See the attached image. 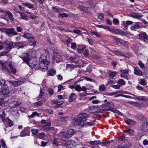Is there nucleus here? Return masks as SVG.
Returning a JSON list of instances; mask_svg holds the SVG:
<instances>
[{
    "label": "nucleus",
    "mask_w": 148,
    "mask_h": 148,
    "mask_svg": "<svg viewBox=\"0 0 148 148\" xmlns=\"http://www.w3.org/2000/svg\"><path fill=\"white\" fill-rule=\"evenodd\" d=\"M118 96H122L128 98H132V97L130 96L125 95L123 94H118L116 97Z\"/></svg>",
    "instance_id": "nucleus-49"
},
{
    "label": "nucleus",
    "mask_w": 148,
    "mask_h": 148,
    "mask_svg": "<svg viewBox=\"0 0 148 148\" xmlns=\"http://www.w3.org/2000/svg\"><path fill=\"white\" fill-rule=\"evenodd\" d=\"M148 123H143L142 124V128H141V130L143 131H146L148 130V127H147Z\"/></svg>",
    "instance_id": "nucleus-23"
},
{
    "label": "nucleus",
    "mask_w": 148,
    "mask_h": 148,
    "mask_svg": "<svg viewBox=\"0 0 148 148\" xmlns=\"http://www.w3.org/2000/svg\"><path fill=\"white\" fill-rule=\"evenodd\" d=\"M24 38L27 39H34V38L33 36H31L29 33H25L23 35Z\"/></svg>",
    "instance_id": "nucleus-28"
},
{
    "label": "nucleus",
    "mask_w": 148,
    "mask_h": 148,
    "mask_svg": "<svg viewBox=\"0 0 148 148\" xmlns=\"http://www.w3.org/2000/svg\"><path fill=\"white\" fill-rule=\"evenodd\" d=\"M18 13H19L21 17V19H24L25 20H27V16L26 15V14L23 13H21L19 12H18Z\"/></svg>",
    "instance_id": "nucleus-26"
},
{
    "label": "nucleus",
    "mask_w": 148,
    "mask_h": 148,
    "mask_svg": "<svg viewBox=\"0 0 148 148\" xmlns=\"http://www.w3.org/2000/svg\"><path fill=\"white\" fill-rule=\"evenodd\" d=\"M13 46V42H9L8 46L5 48V50H7L8 51H9L12 49Z\"/></svg>",
    "instance_id": "nucleus-24"
},
{
    "label": "nucleus",
    "mask_w": 148,
    "mask_h": 148,
    "mask_svg": "<svg viewBox=\"0 0 148 148\" xmlns=\"http://www.w3.org/2000/svg\"><path fill=\"white\" fill-rule=\"evenodd\" d=\"M9 81H5L2 79L0 80V85L1 87H5L8 86V83Z\"/></svg>",
    "instance_id": "nucleus-16"
},
{
    "label": "nucleus",
    "mask_w": 148,
    "mask_h": 148,
    "mask_svg": "<svg viewBox=\"0 0 148 148\" xmlns=\"http://www.w3.org/2000/svg\"><path fill=\"white\" fill-rule=\"evenodd\" d=\"M31 132L33 134L36 135L38 133V130L36 129H32Z\"/></svg>",
    "instance_id": "nucleus-50"
},
{
    "label": "nucleus",
    "mask_w": 148,
    "mask_h": 148,
    "mask_svg": "<svg viewBox=\"0 0 148 148\" xmlns=\"http://www.w3.org/2000/svg\"><path fill=\"white\" fill-rule=\"evenodd\" d=\"M22 4L24 6L27 7L29 8H32L34 6L33 5L30 3H23Z\"/></svg>",
    "instance_id": "nucleus-34"
},
{
    "label": "nucleus",
    "mask_w": 148,
    "mask_h": 148,
    "mask_svg": "<svg viewBox=\"0 0 148 148\" xmlns=\"http://www.w3.org/2000/svg\"><path fill=\"white\" fill-rule=\"evenodd\" d=\"M73 32L75 34H81V32L78 29H75L73 31Z\"/></svg>",
    "instance_id": "nucleus-57"
},
{
    "label": "nucleus",
    "mask_w": 148,
    "mask_h": 148,
    "mask_svg": "<svg viewBox=\"0 0 148 148\" xmlns=\"http://www.w3.org/2000/svg\"><path fill=\"white\" fill-rule=\"evenodd\" d=\"M21 104L20 101H12L9 104V106L11 108H16Z\"/></svg>",
    "instance_id": "nucleus-7"
},
{
    "label": "nucleus",
    "mask_w": 148,
    "mask_h": 148,
    "mask_svg": "<svg viewBox=\"0 0 148 148\" xmlns=\"http://www.w3.org/2000/svg\"><path fill=\"white\" fill-rule=\"evenodd\" d=\"M5 14H6L8 16L9 18L11 21H13L14 20V18L13 15L10 11H6L5 12Z\"/></svg>",
    "instance_id": "nucleus-22"
},
{
    "label": "nucleus",
    "mask_w": 148,
    "mask_h": 148,
    "mask_svg": "<svg viewBox=\"0 0 148 148\" xmlns=\"http://www.w3.org/2000/svg\"><path fill=\"white\" fill-rule=\"evenodd\" d=\"M134 73L135 75L138 76L141 75L142 74V72L137 67H134Z\"/></svg>",
    "instance_id": "nucleus-14"
},
{
    "label": "nucleus",
    "mask_w": 148,
    "mask_h": 148,
    "mask_svg": "<svg viewBox=\"0 0 148 148\" xmlns=\"http://www.w3.org/2000/svg\"><path fill=\"white\" fill-rule=\"evenodd\" d=\"M75 95V94L74 93H73L71 94L69 98V100L70 102H71L73 100V97Z\"/></svg>",
    "instance_id": "nucleus-38"
},
{
    "label": "nucleus",
    "mask_w": 148,
    "mask_h": 148,
    "mask_svg": "<svg viewBox=\"0 0 148 148\" xmlns=\"http://www.w3.org/2000/svg\"><path fill=\"white\" fill-rule=\"evenodd\" d=\"M34 39H28L29 42V45L31 46H34L36 44V41L33 40Z\"/></svg>",
    "instance_id": "nucleus-37"
},
{
    "label": "nucleus",
    "mask_w": 148,
    "mask_h": 148,
    "mask_svg": "<svg viewBox=\"0 0 148 148\" xmlns=\"http://www.w3.org/2000/svg\"><path fill=\"white\" fill-rule=\"evenodd\" d=\"M56 70L51 68L48 70L47 74L49 76H54L56 75Z\"/></svg>",
    "instance_id": "nucleus-15"
},
{
    "label": "nucleus",
    "mask_w": 148,
    "mask_h": 148,
    "mask_svg": "<svg viewBox=\"0 0 148 148\" xmlns=\"http://www.w3.org/2000/svg\"><path fill=\"white\" fill-rule=\"evenodd\" d=\"M110 143H111L110 141H108L107 142H105L103 143L101 142V145H107L110 144Z\"/></svg>",
    "instance_id": "nucleus-59"
},
{
    "label": "nucleus",
    "mask_w": 148,
    "mask_h": 148,
    "mask_svg": "<svg viewBox=\"0 0 148 148\" xmlns=\"http://www.w3.org/2000/svg\"><path fill=\"white\" fill-rule=\"evenodd\" d=\"M10 92V90L8 86L5 87H1L0 89V94L5 97L8 95Z\"/></svg>",
    "instance_id": "nucleus-4"
},
{
    "label": "nucleus",
    "mask_w": 148,
    "mask_h": 148,
    "mask_svg": "<svg viewBox=\"0 0 148 148\" xmlns=\"http://www.w3.org/2000/svg\"><path fill=\"white\" fill-rule=\"evenodd\" d=\"M142 24L140 22H136L134 25L130 27V29L132 30L136 31L137 29L141 27Z\"/></svg>",
    "instance_id": "nucleus-9"
},
{
    "label": "nucleus",
    "mask_w": 148,
    "mask_h": 148,
    "mask_svg": "<svg viewBox=\"0 0 148 148\" xmlns=\"http://www.w3.org/2000/svg\"><path fill=\"white\" fill-rule=\"evenodd\" d=\"M58 15L59 17L61 18H63V17H68L69 16V15L67 14H66L65 13H59L58 14Z\"/></svg>",
    "instance_id": "nucleus-41"
},
{
    "label": "nucleus",
    "mask_w": 148,
    "mask_h": 148,
    "mask_svg": "<svg viewBox=\"0 0 148 148\" xmlns=\"http://www.w3.org/2000/svg\"><path fill=\"white\" fill-rule=\"evenodd\" d=\"M121 86L119 84L116 85H113L112 86V87L115 89H119L120 88Z\"/></svg>",
    "instance_id": "nucleus-55"
},
{
    "label": "nucleus",
    "mask_w": 148,
    "mask_h": 148,
    "mask_svg": "<svg viewBox=\"0 0 148 148\" xmlns=\"http://www.w3.org/2000/svg\"><path fill=\"white\" fill-rule=\"evenodd\" d=\"M41 55L40 57V60H48L47 59V56L49 54V52L48 50L45 49L42 50Z\"/></svg>",
    "instance_id": "nucleus-5"
},
{
    "label": "nucleus",
    "mask_w": 148,
    "mask_h": 148,
    "mask_svg": "<svg viewBox=\"0 0 148 148\" xmlns=\"http://www.w3.org/2000/svg\"><path fill=\"white\" fill-rule=\"evenodd\" d=\"M132 95L135 97L139 101H145L146 100L147 98L145 97L144 96H138L135 95L133 94H132Z\"/></svg>",
    "instance_id": "nucleus-17"
},
{
    "label": "nucleus",
    "mask_w": 148,
    "mask_h": 148,
    "mask_svg": "<svg viewBox=\"0 0 148 148\" xmlns=\"http://www.w3.org/2000/svg\"><path fill=\"white\" fill-rule=\"evenodd\" d=\"M88 117L87 114L83 113L80 114L77 118H75L73 120V123L75 125H78L81 126H84L85 122Z\"/></svg>",
    "instance_id": "nucleus-1"
},
{
    "label": "nucleus",
    "mask_w": 148,
    "mask_h": 148,
    "mask_svg": "<svg viewBox=\"0 0 148 148\" xmlns=\"http://www.w3.org/2000/svg\"><path fill=\"white\" fill-rule=\"evenodd\" d=\"M76 44L75 43L72 42L71 44V48L73 49H75L76 48Z\"/></svg>",
    "instance_id": "nucleus-54"
},
{
    "label": "nucleus",
    "mask_w": 148,
    "mask_h": 148,
    "mask_svg": "<svg viewBox=\"0 0 148 148\" xmlns=\"http://www.w3.org/2000/svg\"><path fill=\"white\" fill-rule=\"evenodd\" d=\"M122 25L123 26L124 28L125 29H127L128 28V25H127L125 21H123L122 23Z\"/></svg>",
    "instance_id": "nucleus-53"
},
{
    "label": "nucleus",
    "mask_w": 148,
    "mask_h": 148,
    "mask_svg": "<svg viewBox=\"0 0 148 148\" xmlns=\"http://www.w3.org/2000/svg\"><path fill=\"white\" fill-rule=\"evenodd\" d=\"M117 83L121 85H124L125 84V82L123 79H119L117 82Z\"/></svg>",
    "instance_id": "nucleus-36"
},
{
    "label": "nucleus",
    "mask_w": 148,
    "mask_h": 148,
    "mask_svg": "<svg viewBox=\"0 0 148 148\" xmlns=\"http://www.w3.org/2000/svg\"><path fill=\"white\" fill-rule=\"evenodd\" d=\"M89 50L88 49H86L84 53V55L85 57H87L88 55Z\"/></svg>",
    "instance_id": "nucleus-56"
},
{
    "label": "nucleus",
    "mask_w": 148,
    "mask_h": 148,
    "mask_svg": "<svg viewBox=\"0 0 148 148\" xmlns=\"http://www.w3.org/2000/svg\"><path fill=\"white\" fill-rule=\"evenodd\" d=\"M74 142L72 140L67 141L65 144V145L66 147L68 148H72L74 146L73 143Z\"/></svg>",
    "instance_id": "nucleus-19"
},
{
    "label": "nucleus",
    "mask_w": 148,
    "mask_h": 148,
    "mask_svg": "<svg viewBox=\"0 0 148 148\" xmlns=\"http://www.w3.org/2000/svg\"><path fill=\"white\" fill-rule=\"evenodd\" d=\"M114 53L119 56H125L123 53L119 51H114Z\"/></svg>",
    "instance_id": "nucleus-31"
},
{
    "label": "nucleus",
    "mask_w": 148,
    "mask_h": 148,
    "mask_svg": "<svg viewBox=\"0 0 148 148\" xmlns=\"http://www.w3.org/2000/svg\"><path fill=\"white\" fill-rule=\"evenodd\" d=\"M52 11L53 12L59 13L63 12V9L62 8H59L58 9L56 7L53 6L51 7Z\"/></svg>",
    "instance_id": "nucleus-21"
},
{
    "label": "nucleus",
    "mask_w": 148,
    "mask_h": 148,
    "mask_svg": "<svg viewBox=\"0 0 148 148\" xmlns=\"http://www.w3.org/2000/svg\"><path fill=\"white\" fill-rule=\"evenodd\" d=\"M0 64L2 66V70L7 73L10 72V70L8 68L6 67L4 63L1 62Z\"/></svg>",
    "instance_id": "nucleus-18"
},
{
    "label": "nucleus",
    "mask_w": 148,
    "mask_h": 148,
    "mask_svg": "<svg viewBox=\"0 0 148 148\" xmlns=\"http://www.w3.org/2000/svg\"><path fill=\"white\" fill-rule=\"evenodd\" d=\"M139 36L140 39L144 40L145 41H146V40L147 41L148 40L147 35L145 32L140 34Z\"/></svg>",
    "instance_id": "nucleus-13"
},
{
    "label": "nucleus",
    "mask_w": 148,
    "mask_h": 148,
    "mask_svg": "<svg viewBox=\"0 0 148 148\" xmlns=\"http://www.w3.org/2000/svg\"><path fill=\"white\" fill-rule=\"evenodd\" d=\"M113 22L115 25H117L119 23V21L117 18H114L113 20Z\"/></svg>",
    "instance_id": "nucleus-51"
},
{
    "label": "nucleus",
    "mask_w": 148,
    "mask_h": 148,
    "mask_svg": "<svg viewBox=\"0 0 148 148\" xmlns=\"http://www.w3.org/2000/svg\"><path fill=\"white\" fill-rule=\"evenodd\" d=\"M124 132L128 133L130 135H132L134 133V131L131 129L125 130Z\"/></svg>",
    "instance_id": "nucleus-42"
},
{
    "label": "nucleus",
    "mask_w": 148,
    "mask_h": 148,
    "mask_svg": "<svg viewBox=\"0 0 148 148\" xmlns=\"http://www.w3.org/2000/svg\"><path fill=\"white\" fill-rule=\"evenodd\" d=\"M120 72L122 73H123L124 74H127L128 73L129 71L127 69H125L124 70H120Z\"/></svg>",
    "instance_id": "nucleus-52"
},
{
    "label": "nucleus",
    "mask_w": 148,
    "mask_h": 148,
    "mask_svg": "<svg viewBox=\"0 0 148 148\" xmlns=\"http://www.w3.org/2000/svg\"><path fill=\"white\" fill-rule=\"evenodd\" d=\"M118 140H119L125 142L127 140V138L125 136H121L119 138Z\"/></svg>",
    "instance_id": "nucleus-46"
},
{
    "label": "nucleus",
    "mask_w": 148,
    "mask_h": 148,
    "mask_svg": "<svg viewBox=\"0 0 148 148\" xmlns=\"http://www.w3.org/2000/svg\"><path fill=\"white\" fill-rule=\"evenodd\" d=\"M126 123L129 125L133 126L135 125V121L131 119H129L126 121Z\"/></svg>",
    "instance_id": "nucleus-25"
},
{
    "label": "nucleus",
    "mask_w": 148,
    "mask_h": 148,
    "mask_svg": "<svg viewBox=\"0 0 148 148\" xmlns=\"http://www.w3.org/2000/svg\"><path fill=\"white\" fill-rule=\"evenodd\" d=\"M118 42H119L121 45H122L125 46L127 44V42L122 39H120L119 38H115Z\"/></svg>",
    "instance_id": "nucleus-20"
},
{
    "label": "nucleus",
    "mask_w": 148,
    "mask_h": 148,
    "mask_svg": "<svg viewBox=\"0 0 148 148\" xmlns=\"http://www.w3.org/2000/svg\"><path fill=\"white\" fill-rule=\"evenodd\" d=\"M44 102V100H42L40 101L34 103V106L35 107L40 106Z\"/></svg>",
    "instance_id": "nucleus-30"
},
{
    "label": "nucleus",
    "mask_w": 148,
    "mask_h": 148,
    "mask_svg": "<svg viewBox=\"0 0 148 148\" xmlns=\"http://www.w3.org/2000/svg\"><path fill=\"white\" fill-rule=\"evenodd\" d=\"M39 116V115L38 113L37 112H34L31 115H28V117L29 118H33L34 116Z\"/></svg>",
    "instance_id": "nucleus-35"
},
{
    "label": "nucleus",
    "mask_w": 148,
    "mask_h": 148,
    "mask_svg": "<svg viewBox=\"0 0 148 148\" xmlns=\"http://www.w3.org/2000/svg\"><path fill=\"white\" fill-rule=\"evenodd\" d=\"M116 72H112L109 74V77L110 78L114 77L116 75Z\"/></svg>",
    "instance_id": "nucleus-47"
},
{
    "label": "nucleus",
    "mask_w": 148,
    "mask_h": 148,
    "mask_svg": "<svg viewBox=\"0 0 148 148\" xmlns=\"http://www.w3.org/2000/svg\"><path fill=\"white\" fill-rule=\"evenodd\" d=\"M75 90L79 92L82 90V88L79 85H77L75 87Z\"/></svg>",
    "instance_id": "nucleus-45"
},
{
    "label": "nucleus",
    "mask_w": 148,
    "mask_h": 148,
    "mask_svg": "<svg viewBox=\"0 0 148 148\" xmlns=\"http://www.w3.org/2000/svg\"><path fill=\"white\" fill-rule=\"evenodd\" d=\"M6 33L9 36L17 35L18 33L15 31V29L12 28L7 29L6 31Z\"/></svg>",
    "instance_id": "nucleus-6"
},
{
    "label": "nucleus",
    "mask_w": 148,
    "mask_h": 148,
    "mask_svg": "<svg viewBox=\"0 0 148 148\" xmlns=\"http://www.w3.org/2000/svg\"><path fill=\"white\" fill-rule=\"evenodd\" d=\"M101 142L100 140L90 141L89 142V143L92 145H96L101 144Z\"/></svg>",
    "instance_id": "nucleus-29"
},
{
    "label": "nucleus",
    "mask_w": 148,
    "mask_h": 148,
    "mask_svg": "<svg viewBox=\"0 0 148 148\" xmlns=\"http://www.w3.org/2000/svg\"><path fill=\"white\" fill-rule=\"evenodd\" d=\"M52 143L53 144L56 145H57L58 144V142L57 140L55 138H54V140L53 141Z\"/></svg>",
    "instance_id": "nucleus-63"
},
{
    "label": "nucleus",
    "mask_w": 148,
    "mask_h": 148,
    "mask_svg": "<svg viewBox=\"0 0 148 148\" xmlns=\"http://www.w3.org/2000/svg\"><path fill=\"white\" fill-rule=\"evenodd\" d=\"M97 27H99L100 28H103L104 29H106L107 28V26H103L102 25H97L96 26Z\"/></svg>",
    "instance_id": "nucleus-62"
},
{
    "label": "nucleus",
    "mask_w": 148,
    "mask_h": 148,
    "mask_svg": "<svg viewBox=\"0 0 148 148\" xmlns=\"http://www.w3.org/2000/svg\"><path fill=\"white\" fill-rule=\"evenodd\" d=\"M9 83L13 85L14 87H16L22 84L23 83V82L21 80L14 81H9Z\"/></svg>",
    "instance_id": "nucleus-10"
},
{
    "label": "nucleus",
    "mask_w": 148,
    "mask_h": 148,
    "mask_svg": "<svg viewBox=\"0 0 148 148\" xmlns=\"http://www.w3.org/2000/svg\"><path fill=\"white\" fill-rule=\"evenodd\" d=\"M75 131L72 129H69L67 132L66 134H65V133L64 131H62L60 132L61 135H62V140L64 141H66L69 138H70L72 136H73L75 133Z\"/></svg>",
    "instance_id": "nucleus-2"
},
{
    "label": "nucleus",
    "mask_w": 148,
    "mask_h": 148,
    "mask_svg": "<svg viewBox=\"0 0 148 148\" xmlns=\"http://www.w3.org/2000/svg\"><path fill=\"white\" fill-rule=\"evenodd\" d=\"M9 67L11 71L13 73L15 74L16 72V70L15 68L12 67V65L10 63L9 64Z\"/></svg>",
    "instance_id": "nucleus-32"
},
{
    "label": "nucleus",
    "mask_w": 148,
    "mask_h": 148,
    "mask_svg": "<svg viewBox=\"0 0 148 148\" xmlns=\"http://www.w3.org/2000/svg\"><path fill=\"white\" fill-rule=\"evenodd\" d=\"M138 64L139 65L140 67L142 69H145L144 64L141 61H139L138 62Z\"/></svg>",
    "instance_id": "nucleus-48"
},
{
    "label": "nucleus",
    "mask_w": 148,
    "mask_h": 148,
    "mask_svg": "<svg viewBox=\"0 0 148 148\" xmlns=\"http://www.w3.org/2000/svg\"><path fill=\"white\" fill-rule=\"evenodd\" d=\"M130 144L128 143L125 144L122 147V148H128L130 146Z\"/></svg>",
    "instance_id": "nucleus-64"
},
{
    "label": "nucleus",
    "mask_w": 148,
    "mask_h": 148,
    "mask_svg": "<svg viewBox=\"0 0 148 148\" xmlns=\"http://www.w3.org/2000/svg\"><path fill=\"white\" fill-rule=\"evenodd\" d=\"M6 121L10 127L13 125V122L9 119H6Z\"/></svg>",
    "instance_id": "nucleus-40"
},
{
    "label": "nucleus",
    "mask_w": 148,
    "mask_h": 148,
    "mask_svg": "<svg viewBox=\"0 0 148 148\" xmlns=\"http://www.w3.org/2000/svg\"><path fill=\"white\" fill-rule=\"evenodd\" d=\"M130 16L135 18L139 19L141 18L143 15L140 13L132 12L130 14Z\"/></svg>",
    "instance_id": "nucleus-12"
},
{
    "label": "nucleus",
    "mask_w": 148,
    "mask_h": 148,
    "mask_svg": "<svg viewBox=\"0 0 148 148\" xmlns=\"http://www.w3.org/2000/svg\"><path fill=\"white\" fill-rule=\"evenodd\" d=\"M68 118V117L67 116L64 117L61 116L59 118L60 121L62 122H65L67 120V119Z\"/></svg>",
    "instance_id": "nucleus-43"
},
{
    "label": "nucleus",
    "mask_w": 148,
    "mask_h": 148,
    "mask_svg": "<svg viewBox=\"0 0 148 148\" xmlns=\"http://www.w3.org/2000/svg\"><path fill=\"white\" fill-rule=\"evenodd\" d=\"M95 125V121H90L85 123L84 126H85L86 125H88L90 126H91L94 125Z\"/></svg>",
    "instance_id": "nucleus-27"
},
{
    "label": "nucleus",
    "mask_w": 148,
    "mask_h": 148,
    "mask_svg": "<svg viewBox=\"0 0 148 148\" xmlns=\"http://www.w3.org/2000/svg\"><path fill=\"white\" fill-rule=\"evenodd\" d=\"M99 89L100 91H104L106 90V88L104 85L100 86L99 87Z\"/></svg>",
    "instance_id": "nucleus-39"
},
{
    "label": "nucleus",
    "mask_w": 148,
    "mask_h": 148,
    "mask_svg": "<svg viewBox=\"0 0 148 148\" xmlns=\"http://www.w3.org/2000/svg\"><path fill=\"white\" fill-rule=\"evenodd\" d=\"M98 17L99 19H102L103 18L104 14L102 13H100L99 14Z\"/></svg>",
    "instance_id": "nucleus-61"
},
{
    "label": "nucleus",
    "mask_w": 148,
    "mask_h": 148,
    "mask_svg": "<svg viewBox=\"0 0 148 148\" xmlns=\"http://www.w3.org/2000/svg\"><path fill=\"white\" fill-rule=\"evenodd\" d=\"M108 110H110L112 112H114V113L117 114H120V115H121L122 114L119 111L115 108H112L111 109H109Z\"/></svg>",
    "instance_id": "nucleus-33"
},
{
    "label": "nucleus",
    "mask_w": 148,
    "mask_h": 148,
    "mask_svg": "<svg viewBox=\"0 0 148 148\" xmlns=\"http://www.w3.org/2000/svg\"><path fill=\"white\" fill-rule=\"evenodd\" d=\"M50 62L49 60H39L38 66L40 69L47 70L48 66L49 65Z\"/></svg>",
    "instance_id": "nucleus-3"
},
{
    "label": "nucleus",
    "mask_w": 148,
    "mask_h": 148,
    "mask_svg": "<svg viewBox=\"0 0 148 148\" xmlns=\"http://www.w3.org/2000/svg\"><path fill=\"white\" fill-rule=\"evenodd\" d=\"M25 55H25L22 58L23 60L26 64H27L30 67H31V68H32V66L30 64V63L29 62V55L26 53L25 54Z\"/></svg>",
    "instance_id": "nucleus-11"
},
{
    "label": "nucleus",
    "mask_w": 148,
    "mask_h": 148,
    "mask_svg": "<svg viewBox=\"0 0 148 148\" xmlns=\"http://www.w3.org/2000/svg\"><path fill=\"white\" fill-rule=\"evenodd\" d=\"M79 8L85 12H88V7H86L83 6H79Z\"/></svg>",
    "instance_id": "nucleus-44"
},
{
    "label": "nucleus",
    "mask_w": 148,
    "mask_h": 148,
    "mask_svg": "<svg viewBox=\"0 0 148 148\" xmlns=\"http://www.w3.org/2000/svg\"><path fill=\"white\" fill-rule=\"evenodd\" d=\"M22 134L20 135V136L23 137L26 136H29L30 134V128L27 127L25 128V129L23 130Z\"/></svg>",
    "instance_id": "nucleus-8"
},
{
    "label": "nucleus",
    "mask_w": 148,
    "mask_h": 148,
    "mask_svg": "<svg viewBox=\"0 0 148 148\" xmlns=\"http://www.w3.org/2000/svg\"><path fill=\"white\" fill-rule=\"evenodd\" d=\"M47 126V125H43L42 127V128L44 131L47 132L48 126Z\"/></svg>",
    "instance_id": "nucleus-58"
},
{
    "label": "nucleus",
    "mask_w": 148,
    "mask_h": 148,
    "mask_svg": "<svg viewBox=\"0 0 148 148\" xmlns=\"http://www.w3.org/2000/svg\"><path fill=\"white\" fill-rule=\"evenodd\" d=\"M47 121L45 123V125L47 126H50L51 125V123L50 120L49 119H47L46 120Z\"/></svg>",
    "instance_id": "nucleus-60"
}]
</instances>
